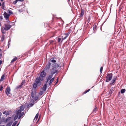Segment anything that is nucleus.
I'll list each match as a JSON object with an SVG mask.
<instances>
[{
  "mask_svg": "<svg viewBox=\"0 0 126 126\" xmlns=\"http://www.w3.org/2000/svg\"><path fill=\"white\" fill-rule=\"evenodd\" d=\"M43 80V78H41L40 77H37L35 80V82L33 84V88L35 89L37 86H40L41 84V81Z\"/></svg>",
  "mask_w": 126,
  "mask_h": 126,
  "instance_id": "obj_1",
  "label": "nucleus"
},
{
  "mask_svg": "<svg viewBox=\"0 0 126 126\" xmlns=\"http://www.w3.org/2000/svg\"><path fill=\"white\" fill-rule=\"evenodd\" d=\"M53 75L51 74L50 75H49L47 76L46 78L47 81H46V83H47L50 80L49 85H51L54 79V77L52 78Z\"/></svg>",
  "mask_w": 126,
  "mask_h": 126,
  "instance_id": "obj_2",
  "label": "nucleus"
},
{
  "mask_svg": "<svg viewBox=\"0 0 126 126\" xmlns=\"http://www.w3.org/2000/svg\"><path fill=\"white\" fill-rule=\"evenodd\" d=\"M5 23L4 26H3V28L5 31H8L9 30L11 27V25L8 23Z\"/></svg>",
  "mask_w": 126,
  "mask_h": 126,
  "instance_id": "obj_3",
  "label": "nucleus"
},
{
  "mask_svg": "<svg viewBox=\"0 0 126 126\" xmlns=\"http://www.w3.org/2000/svg\"><path fill=\"white\" fill-rule=\"evenodd\" d=\"M3 16L5 18V20H6V23H10L11 22L9 20V15L5 11L4 12Z\"/></svg>",
  "mask_w": 126,
  "mask_h": 126,
  "instance_id": "obj_4",
  "label": "nucleus"
},
{
  "mask_svg": "<svg viewBox=\"0 0 126 126\" xmlns=\"http://www.w3.org/2000/svg\"><path fill=\"white\" fill-rule=\"evenodd\" d=\"M112 73L107 74L106 77V82H108L110 81L112 79Z\"/></svg>",
  "mask_w": 126,
  "mask_h": 126,
  "instance_id": "obj_5",
  "label": "nucleus"
},
{
  "mask_svg": "<svg viewBox=\"0 0 126 126\" xmlns=\"http://www.w3.org/2000/svg\"><path fill=\"white\" fill-rule=\"evenodd\" d=\"M51 65V63L50 62H48L44 68V71L46 72H48L49 69Z\"/></svg>",
  "mask_w": 126,
  "mask_h": 126,
  "instance_id": "obj_6",
  "label": "nucleus"
},
{
  "mask_svg": "<svg viewBox=\"0 0 126 126\" xmlns=\"http://www.w3.org/2000/svg\"><path fill=\"white\" fill-rule=\"evenodd\" d=\"M11 91L10 88V87L8 86L6 89L5 92L7 95H9L10 94Z\"/></svg>",
  "mask_w": 126,
  "mask_h": 126,
  "instance_id": "obj_7",
  "label": "nucleus"
},
{
  "mask_svg": "<svg viewBox=\"0 0 126 126\" xmlns=\"http://www.w3.org/2000/svg\"><path fill=\"white\" fill-rule=\"evenodd\" d=\"M58 71L57 70L55 69L54 68H52L50 70L51 74L53 75L55 73H57Z\"/></svg>",
  "mask_w": 126,
  "mask_h": 126,
  "instance_id": "obj_8",
  "label": "nucleus"
},
{
  "mask_svg": "<svg viewBox=\"0 0 126 126\" xmlns=\"http://www.w3.org/2000/svg\"><path fill=\"white\" fill-rule=\"evenodd\" d=\"M45 71L43 70L42 72L40 74V77L41 78H43L45 77L46 75V73L45 72Z\"/></svg>",
  "mask_w": 126,
  "mask_h": 126,
  "instance_id": "obj_9",
  "label": "nucleus"
},
{
  "mask_svg": "<svg viewBox=\"0 0 126 126\" xmlns=\"http://www.w3.org/2000/svg\"><path fill=\"white\" fill-rule=\"evenodd\" d=\"M25 81L24 80H23L22 82L21 83V84L18 86L16 87V89L20 88L23 86V84L25 83Z\"/></svg>",
  "mask_w": 126,
  "mask_h": 126,
  "instance_id": "obj_10",
  "label": "nucleus"
},
{
  "mask_svg": "<svg viewBox=\"0 0 126 126\" xmlns=\"http://www.w3.org/2000/svg\"><path fill=\"white\" fill-rule=\"evenodd\" d=\"M52 68L55 69H57L59 67V65L57 63H54L52 64Z\"/></svg>",
  "mask_w": 126,
  "mask_h": 126,
  "instance_id": "obj_11",
  "label": "nucleus"
},
{
  "mask_svg": "<svg viewBox=\"0 0 126 126\" xmlns=\"http://www.w3.org/2000/svg\"><path fill=\"white\" fill-rule=\"evenodd\" d=\"M11 113L12 111L11 110L8 111L7 112H6V111L5 110L3 112V114H6L5 115L6 116H7L10 114Z\"/></svg>",
  "mask_w": 126,
  "mask_h": 126,
  "instance_id": "obj_12",
  "label": "nucleus"
},
{
  "mask_svg": "<svg viewBox=\"0 0 126 126\" xmlns=\"http://www.w3.org/2000/svg\"><path fill=\"white\" fill-rule=\"evenodd\" d=\"M117 78V77L116 76L115 77H114L113 78L112 80L111 81L110 84L111 85L114 84H115L114 83H115L116 81V79Z\"/></svg>",
  "mask_w": 126,
  "mask_h": 126,
  "instance_id": "obj_13",
  "label": "nucleus"
},
{
  "mask_svg": "<svg viewBox=\"0 0 126 126\" xmlns=\"http://www.w3.org/2000/svg\"><path fill=\"white\" fill-rule=\"evenodd\" d=\"M85 10L84 9H81V12L79 14V17H82L84 14Z\"/></svg>",
  "mask_w": 126,
  "mask_h": 126,
  "instance_id": "obj_14",
  "label": "nucleus"
},
{
  "mask_svg": "<svg viewBox=\"0 0 126 126\" xmlns=\"http://www.w3.org/2000/svg\"><path fill=\"white\" fill-rule=\"evenodd\" d=\"M21 111L19 110H16V115L17 116V117L18 118V116H20L21 112Z\"/></svg>",
  "mask_w": 126,
  "mask_h": 126,
  "instance_id": "obj_15",
  "label": "nucleus"
},
{
  "mask_svg": "<svg viewBox=\"0 0 126 126\" xmlns=\"http://www.w3.org/2000/svg\"><path fill=\"white\" fill-rule=\"evenodd\" d=\"M25 108V107L23 105H22L19 107L20 109L19 110H21V111H22L24 110Z\"/></svg>",
  "mask_w": 126,
  "mask_h": 126,
  "instance_id": "obj_16",
  "label": "nucleus"
},
{
  "mask_svg": "<svg viewBox=\"0 0 126 126\" xmlns=\"http://www.w3.org/2000/svg\"><path fill=\"white\" fill-rule=\"evenodd\" d=\"M21 6H23V8L22 9H19V10H18V11L19 12H23V11L24 10L23 8L25 7L24 5H22L21 6H19V7Z\"/></svg>",
  "mask_w": 126,
  "mask_h": 126,
  "instance_id": "obj_17",
  "label": "nucleus"
},
{
  "mask_svg": "<svg viewBox=\"0 0 126 126\" xmlns=\"http://www.w3.org/2000/svg\"><path fill=\"white\" fill-rule=\"evenodd\" d=\"M47 86V84L46 83L45 84L42 88V90L43 91H44L46 90Z\"/></svg>",
  "mask_w": 126,
  "mask_h": 126,
  "instance_id": "obj_18",
  "label": "nucleus"
},
{
  "mask_svg": "<svg viewBox=\"0 0 126 126\" xmlns=\"http://www.w3.org/2000/svg\"><path fill=\"white\" fill-rule=\"evenodd\" d=\"M38 116H39V113H38L36 114L34 118V120H33L34 121H35L37 120V118L38 117Z\"/></svg>",
  "mask_w": 126,
  "mask_h": 126,
  "instance_id": "obj_19",
  "label": "nucleus"
},
{
  "mask_svg": "<svg viewBox=\"0 0 126 126\" xmlns=\"http://www.w3.org/2000/svg\"><path fill=\"white\" fill-rule=\"evenodd\" d=\"M34 103H32L30 104L27 106V107L29 108V107H32L34 105Z\"/></svg>",
  "mask_w": 126,
  "mask_h": 126,
  "instance_id": "obj_20",
  "label": "nucleus"
},
{
  "mask_svg": "<svg viewBox=\"0 0 126 126\" xmlns=\"http://www.w3.org/2000/svg\"><path fill=\"white\" fill-rule=\"evenodd\" d=\"M5 75L4 74H3L1 76L0 79V81H3L4 79V77Z\"/></svg>",
  "mask_w": 126,
  "mask_h": 126,
  "instance_id": "obj_21",
  "label": "nucleus"
},
{
  "mask_svg": "<svg viewBox=\"0 0 126 126\" xmlns=\"http://www.w3.org/2000/svg\"><path fill=\"white\" fill-rule=\"evenodd\" d=\"M35 94V92H32L31 93V95L32 98H33Z\"/></svg>",
  "mask_w": 126,
  "mask_h": 126,
  "instance_id": "obj_22",
  "label": "nucleus"
},
{
  "mask_svg": "<svg viewBox=\"0 0 126 126\" xmlns=\"http://www.w3.org/2000/svg\"><path fill=\"white\" fill-rule=\"evenodd\" d=\"M17 58L15 57L11 61V63H12L16 61L17 59Z\"/></svg>",
  "mask_w": 126,
  "mask_h": 126,
  "instance_id": "obj_23",
  "label": "nucleus"
},
{
  "mask_svg": "<svg viewBox=\"0 0 126 126\" xmlns=\"http://www.w3.org/2000/svg\"><path fill=\"white\" fill-rule=\"evenodd\" d=\"M7 12L8 13V15L10 16L11 14L13 13L12 11L10 10H9L7 11Z\"/></svg>",
  "mask_w": 126,
  "mask_h": 126,
  "instance_id": "obj_24",
  "label": "nucleus"
},
{
  "mask_svg": "<svg viewBox=\"0 0 126 126\" xmlns=\"http://www.w3.org/2000/svg\"><path fill=\"white\" fill-rule=\"evenodd\" d=\"M24 112H22L21 113L20 115V116L19 115V116H18V119H19L22 116H23V115H24Z\"/></svg>",
  "mask_w": 126,
  "mask_h": 126,
  "instance_id": "obj_25",
  "label": "nucleus"
},
{
  "mask_svg": "<svg viewBox=\"0 0 126 126\" xmlns=\"http://www.w3.org/2000/svg\"><path fill=\"white\" fill-rule=\"evenodd\" d=\"M126 91V90L125 89H123L121 90V92L122 93H125Z\"/></svg>",
  "mask_w": 126,
  "mask_h": 126,
  "instance_id": "obj_26",
  "label": "nucleus"
},
{
  "mask_svg": "<svg viewBox=\"0 0 126 126\" xmlns=\"http://www.w3.org/2000/svg\"><path fill=\"white\" fill-rule=\"evenodd\" d=\"M11 117H9L8 118H7L6 119L5 122H8V121H9L11 119Z\"/></svg>",
  "mask_w": 126,
  "mask_h": 126,
  "instance_id": "obj_27",
  "label": "nucleus"
},
{
  "mask_svg": "<svg viewBox=\"0 0 126 126\" xmlns=\"http://www.w3.org/2000/svg\"><path fill=\"white\" fill-rule=\"evenodd\" d=\"M91 19V16H89L88 17V18L87 20V22L88 23H89L90 21V20Z\"/></svg>",
  "mask_w": 126,
  "mask_h": 126,
  "instance_id": "obj_28",
  "label": "nucleus"
},
{
  "mask_svg": "<svg viewBox=\"0 0 126 126\" xmlns=\"http://www.w3.org/2000/svg\"><path fill=\"white\" fill-rule=\"evenodd\" d=\"M5 38V36L4 35H2L1 38V41H3L4 39Z\"/></svg>",
  "mask_w": 126,
  "mask_h": 126,
  "instance_id": "obj_29",
  "label": "nucleus"
},
{
  "mask_svg": "<svg viewBox=\"0 0 126 126\" xmlns=\"http://www.w3.org/2000/svg\"><path fill=\"white\" fill-rule=\"evenodd\" d=\"M17 123V121H16L15 122L13 123L12 126H15L16 125V124Z\"/></svg>",
  "mask_w": 126,
  "mask_h": 126,
  "instance_id": "obj_30",
  "label": "nucleus"
},
{
  "mask_svg": "<svg viewBox=\"0 0 126 126\" xmlns=\"http://www.w3.org/2000/svg\"><path fill=\"white\" fill-rule=\"evenodd\" d=\"M96 109H97V108L96 107L93 110V111L92 112V113H95V112H96Z\"/></svg>",
  "mask_w": 126,
  "mask_h": 126,
  "instance_id": "obj_31",
  "label": "nucleus"
},
{
  "mask_svg": "<svg viewBox=\"0 0 126 126\" xmlns=\"http://www.w3.org/2000/svg\"><path fill=\"white\" fill-rule=\"evenodd\" d=\"M110 91H111V94L112 93V91H114V89L113 87H112L111 89L110 90Z\"/></svg>",
  "mask_w": 126,
  "mask_h": 126,
  "instance_id": "obj_32",
  "label": "nucleus"
},
{
  "mask_svg": "<svg viewBox=\"0 0 126 126\" xmlns=\"http://www.w3.org/2000/svg\"><path fill=\"white\" fill-rule=\"evenodd\" d=\"M12 122H9L7 125V126H11L12 124Z\"/></svg>",
  "mask_w": 126,
  "mask_h": 126,
  "instance_id": "obj_33",
  "label": "nucleus"
},
{
  "mask_svg": "<svg viewBox=\"0 0 126 126\" xmlns=\"http://www.w3.org/2000/svg\"><path fill=\"white\" fill-rule=\"evenodd\" d=\"M90 89H88V90H87L85 92H84L83 93V94H84L86 93H87L89 91H90Z\"/></svg>",
  "mask_w": 126,
  "mask_h": 126,
  "instance_id": "obj_34",
  "label": "nucleus"
},
{
  "mask_svg": "<svg viewBox=\"0 0 126 126\" xmlns=\"http://www.w3.org/2000/svg\"><path fill=\"white\" fill-rule=\"evenodd\" d=\"M52 59H51V62H52L53 63H55L56 62V61L55 60H54L53 59L52 60Z\"/></svg>",
  "mask_w": 126,
  "mask_h": 126,
  "instance_id": "obj_35",
  "label": "nucleus"
},
{
  "mask_svg": "<svg viewBox=\"0 0 126 126\" xmlns=\"http://www.w3.org/2000/svg\"><path fill=\"white\" fill-rule=\"evenodd\" d=\"M4 4H5V2H3L2 3V9H4V6H5Z\"/></svg>",
  "mask_w": 126,
  "mask_h": 126,
  "instance_id": "obj_36",
  "label": "nucleus"
},
{
  "mask_svg": "<svg viewBox=\"0 0 126 126\" xmlns=\"http://www.w3.org/2000/svg\"><path fill=\"white\" fill-rule=\"evenodd\" d=\"M103 67L102 66L100 68V72L101 73H102V70H103Z\"/></svg>",
  "mask_w": 126,
  "mask_h": 126,
  "instance_id": "obj_37",
  "label": "nucleus"
},
{
  "mask_svg": "<svg viewBox=\"0 0 126 126\" xmlns=\"http://www.w3.org/2000/svg\"><path fill=\"white\" fill-rule=\"evenodd\" d=\"M4 30H1V32L2 33L4 34L5 33V31H4Z\"/></svg>",
  "mask_w": 126,
  "mask_h": 126,
  "instance_id": "obj_38",
  "label": "nucleus"
},
{
  "mask_svg": "<svg viewBox=\"0 0 126 126\" xmlns=\"http://www.w3.org/2000/svg\"><path fill=\"white\" fill-rule=\"evenodd\" d=\"M34 99L35 100H37L38 98V96H36L34 98Z\"/></svg>",
  "mask_w": 126,
  "mask_h": 126,
  "instance_id": "obj_39",
  "label": "nucleus"
},
{
  "mask_svg": "<svg viewBox=\"0 0 126 126\" xmlns=\"http://www.w3.org/2000/svg\"><path fill=\"white\" fill-rule=\"evenodd\" d=\"M54 42V41L52 40H50L49 41L50 44L52 43L53 42Z\"/></svg>",
  "mask_w": 126,
  "mask_h": 126,
  "instance_id": "obj_40",
  "label": "nucleus"
},
{
  "mask_svg": "<svg viewBox=\"0 0 126 126\" xmlns=\"http://www.w3.org/2000/svg\"><path fill=\"white\" fill-rule=\"evenodd\" d=\"M69 34L70 33L69 32H68L67 33H65V34L66 36H68Z\"/></svg>",
  "mask_w": 126,
  "mask_h": 126,
  "instance_id": "obj_41",
  "label": "nucleus"
},
{
  "mask_svg": "<svg viewBox=\"0 0 126 126\" xmlns=\"http://www.w3.org/2000/svg\"><path fill=\"white\" fill-rule=\"evenodd\" d=\"M43 93V91H41L40 92L39 94L40 95H42Z\"/></svg>",
  "mask_w": 126,
  "mask_h": 126,
  "instance_id": "obj_42",
  "label": "nucleus"
},
{
  "mask_svg": "<svg viewBox=\"0 0 126 126\" xmlns=\"http://www.w3.org/2000/svg\"><path fill=\"white\" fill-rule=\"evenodd\" d=\"M17 0H16L15 1H14L13 2V4H16V3L17 2Z\"/></svg>",
  "mask_w": 126,
  "mask_h": 126,
  "instance_id": "obj_43",
  "label": "nucleus"
},
{
  "mask_svg": "<svg viewBox=\"0 0 126 126\" xmlns=\"http://www.w3.org/2000/svg\"><path fill=\"white\" fill-rule=\"evenodd\" d=\"M61 40V38H58V41L59 42Z\"/></svg>",
  "mask_w": 126,
  "mask_h": 126,
  "instance_id": "obj_44",
  "label": "nucleus"
},
{
  "mask_svg": "<svg viewBox=\"0 0 126 126\" xmlns=\"http://www.w3.org/2000/svg\"><path fill=\"white\" fill-rule=\"evenodd\" d=\"M3 88V87L2 86H1V87L0 88V91H1L2 90Z\"/></svg>",
  "mask_w": 126,
  "mask_h": 126,
  "instance_id": "obj_45",
  "label": "nucleus"
},
{
  "mask_svg": "<svg viewBox=\"0 0 126 126\" xmlns=\"http://www.w3.org/2000/svg\"><path fill=\"white\" fill-rule=\"evenodd\" d=\"M18 117H17V116L16 115L15 117L14 118V120H15Z\"/></svg>",
  "mask_w": 126,
  "mask_h": 126,
  "instance_id": "obj_46",
  "label": "nucleus"
},
{
  "mask_svg": "<svg viewBox=\"0 0 126 126\" xmlns=\"http://www.w3.org/2000/svg\"><path fill=\"white\" fill-rule=\"evenodd\" d=\"M2 54H1L0 55V59L2 57Z\"/></svg>",
  "mask_w": 126,
  "mask_h": 126,
  "instance_id": "obj_47",
  "label": "nucleus"
},
{
  "mask_svg": "<svg viewBox=\"0 0 126 126\" xmlns=\"http://www.w3.org/2000/svg\"><path fill=\"white\" fill-rule=\"evenodd\" d=\"M0 19L1 20H2L3 19V17L2 16H0Z\"/></svg>",
  "mask_w": 126,
  "mask_h": 126,
  "instance_id": "obj_48",
  "label": "nucleus"
},
{
  "mask_svg": "<svg viewBox=\"0 0 126 126\" xmlns=\"http://www.w3.org/2000/svg\"><path fill=\"white\" fill-rule=\"evenodd\" d=\"M17 1H22V2H23V1H24V0H17Z\"/></svg>",
  "mask_w": 126,
  "mask_h": 126,
  "instance_id": "obj_49",
  "label": "nucleus"
},
{
  "mask_svg": "<svg viewBox=\"0 0 126 126\" xmlns=\"http://www.w3.org/2000/svg\"><path fill=\"white\" fill-rule=\"evenodd\" d=\"M58 78H57V82H56V83H57L58 81Z\"/></svg>",
  "mask_w": 126,
  "mask_h": 126,
  "instance_id": "obj_50",
  "label": "nucleus"
},
{
  "mask_svg": "<svg viewBox=\"0 0 126 126\" xmlns=\"http://www.w3.org/2000/svg\"><path fill=\"white\" fill-rule=\"evenodd\" d=\"M2 61L0 60V65H1L2 63Z\"/></svg>",
  "mask_w": 126,
  "mask_h": 126,
  "instance_id": "obj_51",
  "label": "nucleus"
},
{
  "mask_svg": "<svg viewBox=\"0 0 126 126\" xmlns=\"http://www.w3.org/2000/svg\"><path fill=\"white\" fill-rule=\"evenodd\" d=\"M67 37V36H66L65 37H64V38H63V39H66Z\"/></svg>",
  "mask_w": 126,
  "mask_h": 126,
  "instance_id": "obj_52",
  "label": "nucleus"
},
{
  "mask_svg": "<svg viewBox=\"0 0 126 126\" xmlns=\"http://www.w3.org/2000/svg\"><path fill=\"white\" fill-rule=\"evenodd\" d=\"M109 93L110 94H111V91H110H110H109Z\"/></svg>",
  "mask_w": 126,
  "mask_h": 126,
  "instance_id": "obj_53",
  "label": "nucleus"
},
{
  "mask_svg": "<svg viewBox=\"0 0 126 126\" xmlns=\"http://www.w3.org/2000/svg\"><path fill=\"white\" fill-rule=\"evenodd\" d=\"M0 126H5L4 125H1Z\"/></svg>",
  "mask_w": 126,
  "mask_h": 126,
  "instance_id": "obj_54",
  "label": "nucleus"
},
{
  "mask_svg": "<svg viewBox=\"0 0 126 126\" xmlns=\"http://www.w3.org/2000/svg\"><path fill=\"white\" fill-rule=\"evenodd\" d=\"M1 3L0 2V6H1Z\"/></svg>",
  "mask_w": 126,
  "mask_h": 126,
  "instance_id": "obj_55",
  "label": "nucleus"
},
{
  "mask_svg": "<svg viewBox=\"0 0 126 126\" xmlns=\"http://www.w3.org/2000/svg\"><path fill=\"white\" fill-rule=\"evenodd\" d=\"M68 0V1L69 2H70V0Z\"/></svg>",
  "mask_w": 126,
  "mask_h": 126,
  "instance_id": "obj_56",
  "label": "nucleus"
},
{
  "mask_svg": "<svg viewBox=\"0 0 126 126\" xmlns=\"http://www.w3.org/2000/svg\"><path fill=\"white\" fill-rule=\"evenodd\" d=\"M1 1H3L4 0H0Z\"/></svg>",
  "mask_w": 126,
  "mask_h": 126,
  "instance_id": "obj_57",
  "label": "nucleus"
},
{
  "mask_svg": "<svg viewBox=\"0 0 126 126\" xmlns=\"http://www.w3.org/2000/svg\"><path fill=\"white\" fill-rule=\"evenodd\" d=\"M18 124H17L16 126H18Z\"/></svg>",
  "mask_w": 126,
  "mask_h": 126,
  "instance_id": "obj_58",
  "label": "nucleus"
}]
</instances>
